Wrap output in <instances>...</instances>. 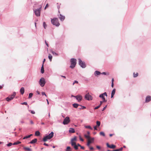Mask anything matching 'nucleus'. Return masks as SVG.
<instances>
[{"mask_svg": "<svg viewBox=\"0 0 151 151\" xmlns=\"http://www.w3.org/2000/svg\"><path fill=\"white\" fill-rule=\"evenodd\" d=\"M111 87L113 88L114 87V83H111Z\"/></svg>", "mask_w": 151, "mask_h": 151, "instance_id": "nucleus-60", "label": "nucleus"}, {"mask_svg": "<svg viewBox=\"0 0 151 151\" xmlns=\"http://www.w3.org/2000/svg\"><path fill=\"white\" fill-rule=\"evenodd\" d=\"M30 122L32 124H34L32 120L30 121Z\"/></svg>", "mask_w": 151, "mask_h": 151, "instance_id": "nucleus-57", "label": "nucleus"}, {"mask_svg": "<svg viewBox=\"0 0 151 151\" xmlns=\"http://www.w3.org/2000/svg\"><path fill=\"white\" fill-rule=\"evenodd\" d=\"M107 107V106H106L103 108V109L102 110V111H103Z\"/></svg>", "mask_w": 151, "mask_h": 151, "instance_id": "nucleus-52", "label": "nucleus"}, {"mask_svg": "<svg viewBox=\"0 0 151 151\" xmlns=\"http://www.w3.org/2000/svg\"><path fill=\"white\" fill-rule=\"evenodd\" d=\"M80 140H81V141H84V140L83 139H82L81 137V136H80Z\"/></svg>", "mask_w": 151, "mask_h": 151, "instance_id": "nucleus-48", "label": "nucleus"}, {"mask_svg": "<svg viewBox=\"0 0 151 151\" xmlns=\"http://www.w3.org/2000/svg\"><path fill=\"white\" fill-rule=\"evenodd\" d=\"M80 106L81 107V108H79L80 109H85L86 108V107L85 106H83L81 105H80Z\"/></svg>", "mask_w": 151, "mask_h": 151, "instance_id": "nucleus-38", "label": "nucleus"}, {"mask_svg": "<svg viewBox=\"0 0 151 151\" xmlns=\"http://www.w3.org/2000/svg\"><path fill=\"white\" fill-rule=\"evenodd\" d=\"M123 149V148L122 147H121L119 149H118V150L119 151H121Z\"/></svg>", "mask_w": 151, "mask_h": 151, "instance_id": "nucleus-49", "label": "nucleus"}, {"mask_svg": "<svg viewBox=\"0 0 151 151\" xmlns=\"http://www.w3.org/2000/svg\"><path fill=\"white\" fill-rule=\"evenodd\" d=\"M44 145H45V146H48V144H47V143H44Z\"/></svg>", "mask_w": 151, "mask_h": 151, "instance_id": "nucleus-55", "label": "nucleus"}, {"mask_svg": "<svg viewBox=\"0 0 151 151\" xmlns=\"http://www.w3.org/2000/svg\"><path fill=\"white\" fill-rule=\"evenodd\" d=\"M45 59H44L43 60V65H44V63L45 62Z\"/></svg>", "mask_w": 151, "mask_h": 151, "instance_id": "nucleus-62", "label": "nucleus"}, {"mask_svg": "<svg viewBox=\"0 0 151 151\" xmlns=\"http://www.w3.org/2000/svg\"><path fill=\"white\" fill-rule=\"evenodd\" d=\"M77 140V137H75L71 139V144L72 145H75V143H76V141Z\"/></svg>", "mask_w": 151, "mask_h": 151, "instance_id": "nucleus-11", "label": "nucleus"}, {"mask_svg": "<svg viewBox=\"0 0 151 151\" xmlns=\"http://www.w3.org/2000/svg\"><path fill=\"white\" fill-rule=\"evenodd\" d=\"M43 25L44 28L46 29L47 27V25L45 22H43Z\"/></svg>", "mask_w": 151, "mask_h": 151, "instance_id": "nucleus-36", "label": "nucleus"}, {"mask_svg": "<svg viewBox=\"0 0 151 151\" xmlns=\"http://www.w3.org/2000/svg\"><path fill=\"white\" fill-rule=\"evenodd\" d=\"M116 92V89H114L111 92V98H112L113 97L114 95L115 94Z\"/></svg>", "mask_w": 151, "mask_h": 151, "instance_id": "nucleus-18", "label": "nucleus"}, {"mask_svg": "<svg viewBox=\"0 0 151 151\" xmlns=\"http://www.w3.org/2000/svg\"><path fill=\"white\" fill-rule=\"evenodd\" d=\"M45 43L46 44V45H47V47H48V43H47V42H46V41L45 40Z\"/></svg>", "mask_w": 151, "mask_h": 151, "instance_id": "nucleus-58", "label": "nucleus"}, {"mask_svg": "<svg viewBox=\"0 0 151 151\" xmlns=\"http://www.w3.org/2000/svg\"><path fill=\"white\" fill-rule=\"evenodd\" d=\"M104 96H107V95L106 92H104L102 94H101L99 95V97L102 98L103 102H106L107 100L105 99Z\"/></svg>", "mask_w": 151, "mask_h": 151, "instance_id": "nucleus-5", "label": "nucleus"}, {"mask_svg": "<svg viewBox=\"0 0 151 151\" xmlns=\"http://www.w3.org/2000/svg\"><path fill=\"white\" fill-rule=\"evenodd\" d=\"M32 135V134H30V135H28V136H26L24 137L23 138V139H26L28 138H29Z\"/></svg>", "mask_w": 151, "mask_h": 151, "instance_id": "nucleus-23", "label": "nucleus"}, {"mask_svg": "<svg viewBox=\"0 0 151 151\" xmlns=\"http://www.w3.org/2000/svg\"><path fill=\"white\" fill-rule=\"evenodd\" d=\"M80 147H81V148L82 149H84V147L83 146H81Z\"/></svg>", "mask_w": 151, "mask_h": 151, "instance_id": "nucleus-53", "label": "nucleus"}, {"mask_svg": "<svg viewBox=\"0 0 151 151\" xmlns=\"http://www.w3.org/2000/svg\"><path fill=\"white\" fill-rule=\"evenodd\" d=\"M75 83H78V82L77 81H74V82H73V85H74V84H75Z\"/></svg>", "mask_w": 151, "mask_h": 151, "instance_id": "nucleus-44", "label": "nucleus"}, {"mask_svg": "<svg viewBox=\"0 0 151 151\" xmlns=\"http://www.w3.org/2000/svg\"><path fill=\"white\" fill-rule=\"evenodd\" d=\"M107 146L109 148L112 149H114L116 148V146L114 145H109L108 143L106 144Z\"/></svg>", "mask_w": 151, "mask_h": 151, "instance_id": "nucleus-13", "label": "nucleus"}, {"mask_svg": "<svg viewBox=\"0 0 151 151\" xmlns=\"http://www.w3.org/2000/svg\"><path fill=\"white\" fill-rule=\"evenodd\" d=\"M42 95H44L46 96H47V95H46V94H45V93L44 92H42Z\"/></svg>", "mask_w": 151, "mask_h": 151, "instance_id": "nucleus-46", "label": "nucleus"}, {"mask_svg": "<svg viewBox=\"0 0 151 151\" xmlns=\"http://www.w3.org/2000/svg\"><path fill=\"white\" fill-rule=\"evenodd\" d=\"M100 107V105H99V106L95 107V108H94V109H98Z\"/></svg>", "mask_w": 151, "mask_h": 151, "instance_id": "nucleus-43", "label": "nucleus"}, {"mask_svg": "<svg viewBox=\"0 0 151 151\" xmlns=\"http://www.w3.org/2000/svg\"><path fill=\"white\" fill-rule=\"evenodd\" d=\"M48 6V4H46V5L45 6V9L46 8H47Z\"/></svg>", "mask_w": 151, "mask_h": 151, "instance_id": "nucleus-45", "label": "nucleus"}, {"mask_svg": "<svg viewBox=\"0 0 151 151\" xmlns=\"http://www.w3.org/2000/svg\"><path fill=\"white\" fill-rule=\"evenodd\" d=\"M100 122L99 121H97L96 122V126L98 127H99L100 125Z\"/></svg>", "mask_w": 151, "mask_h": 151, "instance_id": "nucleus-34", "label": "nucleus"}, {"mask_svg": "<svg viewBox=\"0 0 151 151\" xmlns=\"http://www.w3.org/2000/svg\"><path fill=\"white\" fill-rule=\"evenodd\" d=\"M114 79L113 78H112V83H114Z\"/></svg>", "mask_w": 151, "mask_h": 151, "instance_id": "nucleus-61", "label": "nucleus"}, {"mask_svg": "<svg viewBox=\"0 0 151 151\" xmlns=\"http://www.w3.org/2000/svg\"><path fill=\"white\" fill-rule=\"evenodd\" d=\"M41 72L42 73H43L44 72V65L43 64L42 65L41 69Z\"/></svg>", "mask_w": 151, "mask_h": 151, "instance_id": "nucleus-22", "label": "nucleus"}, {"mask_svg": "<svg viewBox=\"0 0 151 151\" xmlns=\"http://www.w3.org/2000/svg\"><path fill=\"white\" fill-rule=\"evenodd\" d=\"M113 151H119V150L118 149H116V150H113Z\"/></svg>", "mask_w": 151, "mask_h": 151, "instance_id": "nucleus-64", "label": "nucleus"}, {"mask_svg": "<svg viewBox=\"0 0 151 151\" xmlns=\"http://www.w3.org/2000/svg\"><path fill=\"white\" fill-rule=\"evenodd\" d=\"M24 87L21 88L20 90V92L21 93L22 95H23L24 93Z\"/></svg>", "mask_w": 151, "mask_h": 151, "instance_id": "nucleus-17", "label": "nucleus"}, {"mask_svg": "<svg viewBox=\"0 0 151 151\" xmlns=\"http://www.w3.org/2000/svg\"><path fill=\"white\" fill-rule=\"evenodd\" d=\"M16 95L15 92H14L13 94L11 96H9L6 99V100L7 101H9L12 100L14 97Z\"/></svg>", "mask_w": 151, "mask_h": 151, "instance_id": "nucleus-4", "label": "nucleus"}, {"mask_svg": "<svg viewBox=\"0 0 151 151\" xmlns=\"http://www.w3.org/2000/svg\"><path fill=\"white\" fill-rule=\"evenodd\" d=\"M40 132L39 131H36L35 132V135L37 136H39L40 135Z\"/></svg>", "mask_w": 151, "mask_h": 151, "instance_id": "nucleus-28", "label": "nucleus"}, {"mask_svg": "<svg viewBox=\"0 0 151 151\" xmlns=\"http://www.w3.org/2000/svg\"><path fill=\"white\" fill-rule=\"evenodd\" d=\"M96 148L98 149H100V147L99 146H96Z\"/></svg>", "mask_w": 151, "mask_h": 151, "instance_id": "nucleus-50", "label": "nucleus"}, {"mask_svg": "<svg viewBox=\"0 0 151 151\" xmlns=\"http://www.w3.org/2000/svg\"><path fill=\"white\" fill-rule=\"evenodd\" d=\"M54 133L52 132L48 135H47L43 138V140L44 142H45L47 140V139H51L53 136Z\"/></svg>", "mask_w": 151, "mask_h": 151, "instance_id": "nucleus-2", "label": "nucleus"}, {"mask_svg": "<svg viewBox=\"0 0 151 151\" xmlns=\"http://www.w3.org/2000/svg\"><path fill=\"white\" fill-rule=\"evenodd\" d=\"M95 76L99 75L101 74V73L99 71H96L95 72Z\"/></svg>", "mask_w": 151, "mask_h": 151, "instance_id": "nucleus-24", "label": "nucleus"}, {"mask_svg": "<svg viewBox=\"0 0 151 151\" xmlns=\"http://www.w3.org/2000/svg\"><path fill=\"white\" fill-rule=\"evenodd\" d=\"M12 145H13V144L12 143L10 142V143H9V144H7V145L9 147V146H12Z\"/></svg>", "mask_w": 151, "mask_h": 151, "instance_id": "nucleus-39", "label": "nucleus"}, {"mask_svg": "<svg viewBox=\"0 0 151 151\" xmlns=\"http://www.w3.org/2000/svg\"><path fill=\"white\" fill-rule=\"evenodd\" d=\"M84 136L86 138L88 139H91L90 136L88 135L85 134Z\"/></svg>", "mask_w": 151, "mask_h": 151, "instance_id": "nucleus-30", "label": "nucleus"}, {"mask_svg": "<svg viewBox=\"0 0 151 151\" xmlns=\"http://www.w3.org/2000/svg\"><path fill=\"white\" fill-rule=\"evenodd\" d=\"M90 149L91 150H93V148L92 147H90Z\"/></svg>", "mask_w": 151, "mask_h": 151, "instance_id": "nucleus-56", "label": "nucleus"}, {"mask_svg": "<svg viewBox=\"0 0 151 151\" xmlns=\"http://www.w3.org/2000/svg\"><path fill=\"white\" fill-rule=\"evenodd\" d=\"M100 134L101 135H102L103 136H105V134L103 132H101L100 133Z\"/></svg>", "mask_w": 151, "mask_h": 151, "instance_id": "nucleus-35", "label": "nucleus"}, {"mask_svg": "<svg viewBox=\"0 0 151 151\" xmlns=\"http://www.w3.org/2000/svg\"><path fill=\"white\" fill-rule=\"evenodd\" d=\"M65 151H71V149L70 147H67Z\"/></svg>", "mask_w": 151, "mask_h": 151, "instance_id": "nucleus-31", "label": "nucleus"}, {"mask_svg": "<svg viewBox=\"0 0 151 151\" xmlns=\"http://www.w3.org/2000/svg\"><path fill=\"white\" fill-rule=\"evenodd\" d=\"M151 100V97L149 96H147L146 98L145 101L148 102Z\"/></svg>", "mask_w": 151, "mask_h": 151, "instance_id": "nucleus-16", "label": "nucleus"}, {"mask_svg": "<svg viewBox=\"0 0 151 151\" xmlns=\"http://www.w3.org/2000/svg\"><path fill=\"white\" fill-rule=\"evenodd\" d=\"M65 17L62 15L61 14H60L59 16V18L60 20L61 21H63L65 19Z\"/></svg>", "mask_w": 151, "mask_h": 151, "instance_id": "nucleus-15", "label": "nucleus"}, {"mask_svg": "<svg viewBox=\"0 0 151 151\" xmlns=\"http://www.w3.org/2000/svg\"><path fill=\"white\" fill-rule=\"evenodd\" d=\"M71 65L70 67L72 68H74L76 64V60L74 58H72L70 60Z\"/></svg>", "mask_w": 151, "mask_h": 151, "instance_id": "nucleus-3", "label": "nucleus"}, {"mask_svg": "<svg viewBox=\"0 0 151 151\" xmlns=\"http://www.w3.org/2000/svg\"><path fill=\"white\" fill-rule=\"evenodd\" d=\"M69 132L70 133H74L75 132V130L73 128H70Z\"/></svg>", "mask_w": 151, "mask_h": 151, "instance_id": "nucleus-20", "label": "nucleus"}, {"mask_svg": "<svg viewBox=\"0 0 151 151\" xmlns=\"http://www.w3.org/2000/svg\"><path fill=\"white\" fill-rule=\"evenodd\" d=\"M30 112H31V113L33 114H34L35 113V112L33 111H31Z\"/></svg>", "mask_w": 151, "mask_h": 151, "instance_id": "nucleus-47", "label": "nucleus"}, {"mask_svg": "<svg viewBox=\"0 0 151 151\" xmlns=\"http://www.w3.org/2000/svg\"><path fill=\"white\" fill-rule=\"evenodd\" d=\"M70 119L69 117L67 116L64 120L63 122V123L64 124H68L70 122Z\"/></svg>", "mask_w": 151, "mask_h": 151, "instance_id": "nucleus-9", "label": "nucleus"}, {"mask_svg": "<svg viewBox=\"0 0 151 151\" xmlns=\"http://www.w3.org/2000/svg\"><path fill=\"white\" fill-rule=\"evenodd\" d=\"M73 107L76 108H77L78 106H80V105H79L78 104L76 103L73 104Z\"/></svg>", "mask_w": 151, "mask_h": 151, "instance_id": "nucleus-21", "label": "nucleus"}, {"mask_svg": "<svg viewBox=\"0 0 151 151\" xmlns=\"http://www.w3.org/2000/svg\"><path fill=\"white\" fill-rule=\"evenodd\" d=\"M51 22L53 25L58 26L60 25L59 20L57 18H55L51 19Z\"/></svg>", "mask_w": 151, "mask_h": 151, "instance_id": "nucleus-1", "label": "nucleus"}, {"mask_svg": "<svg viewBox=\"0 0 151 151\" xmlns=\"http://www.w3.org/2000/svg\"><path fill=\"white\" fill-rule=\"evenodd\" d=\"M41 8L42 7L41 6L40 8L35 10V14L38 17L40 16V11L41 10Z\"/></svg>", "mask_w": 151, "mask_h": 151, "instance_id": "nucleus-8", "label": "nucleus"}, {"mask_svg": "<svg viewBox=\"0 0 151 151\" xmlns=\"http://www.w3.org/2000/svg\"><path fill=\"white\" fill-rule=\"evenodd\" d=\"M101 74H104V75H109V73H108L107 74V73H106L104 72H103L102 73H101Z\"/></svg>", "mask_w": 151, "mask_h": 151, "instance_id": "nucleus-41", "label": "nucleus"}, {"mask_svg": "<svg viewBox=\"0 0 151 151\" xmlns=\"http://www.w3.org/2000/svg\"><path fill=\"white\" fill-rule=\"evenodd\" d=\"M113 134H109V136L110 137H111V136H112L113 135Z\"/></svg>", "mask_w": 151, "mask_h": 151, "instance_id": "nucleus-63", "label": "nucleus"}, {"mask_svg": "<svg viewBox=\"0 0 151 151\" xmlns=\"http://www.w3.org/2000/svg\"><path fill=\"white\" fill-rule=\"evenodd\" d=\"M32 95H33V94L32 93H30L29 94L28 98L29 99L31 98L32 97Z\"/></svg>", "mask_w": 151, "mask_h": 151, "instance_id": "nucleus-37", "label": "nucleus"}, {"mask_svg": "<svg viewBox=\"0 0 151 151\" xmlns=\"http://www.w3.org/2000/svg\"><path fill=\"white\" fill-rule=\"evenodd\" d=\"M76 144V143H75V145H72V146L74 147L75 150H77V149H78V145H77Z\"/></svg>", "mask_w": 151, "mask_h": 151, "instance_id": "nucleus-27", "label": "nucleus"}, {"mask_svg": "<svg viewBox=\"0 0 151 151\" xmlns=\"http://www.w3.org/2000/svg\"><path fill=\"white\" fill-rule=\"evenodd\" d=\"M22 104V105H27V103L26 102H24L22 103L21 104Z\"/></svg>", "mask_w": 151, "mask_h": 151, "instance_id": "nucleus-42", "label": "nucleus"}, {"mask_svg": "<svg viewBox=\"0 0 151 151\" xmlns=\"http://www.w3.org/2000/svg\"><path fill=\"white\" fill-rule=\"evenodd\" d=\"M94 140V138H92L91 139H88V142L87 144V145L89 146L90 144L92 143Z\"/></svg>", "mask_w": 151, "mask_h": 151, "instance_id": "nucleus-14", "label": "nucleus"}, {"mask_svg": "<svg viewBox=\"0 0 151 151\" xmlns=\"http://www.w3.org/2000/svg\"><path fill=\"white\" fill-rule=\"evenodd\" d=\"M97 126H96L94 127V129L95 130H97Z\"/></svg>", "mask_w": 151, "mask_h": 151, "instance_id": "nucleus-51", "label": "nucleus"}, {"mask_svg": "<svg viewBox=\"0 0 151 151\" xmlns=\"http://www.w3.org/2000/svg\"><path fill=\"white\" fill-rule=\"evenodd\" d=\"M75 97L76 98V99L79 101H80L82 99V97L81 96V95H78L77 96H75Z\"/></svg>", "mask_w": 151, "mask_h": 151, "instance_id": "nucleus-12", "label": "nucleus"}, {"mask_svg": "<svg viewBox=\"0 0 151 151\" xmlns=\"http://www.w3.org/2000/svg\"><path fill=\"white\" fill-rule=\"evenodd\" d=\"M103 102H103V101H100V105H100V106L102 104V103H103Z\"/></svg>", "mask_w": 151, "mask_h": 151, "instance_id": "nucleus-54", "label": "nucleus"}, {"mask_svg": "<svg viewBox=\"0 0 151 151\" xmlns=\"http://www.w3.org/2000/svg\"><path fill=\"white\" fill-rule=\"evenodd\" d=\"M21 142L19 141H17V142H14L13 144V145H18L19 144H21Z\"/></svg>", "mask_w": 151, "mask_h": 151, "instance_id": "nucleus-25", "label": "nucleus"}, {"mask_svg": "<svg viewBox=\"0 0 151 151\" xmlns=\"http://www.w3.org/2000/svg\"><path fill=\"white\" fill-rule=\"evenodd\" d=\"M85 127L86 128H88L91 130L93 129L90 126H85Z\"/></svg>", "mask_w": 151, "mask_h": 151, "instance_id": "nucleus-33", "label": "nucleus"}, {"mask_svg": "<svg viewBox=\"0 0 151 151\" xmlns=\"http://www.w3.org/2000/svg\"><path fill=\"white\" fill-rule=\"evenodd\" d=\"M78 60L79 62V64L81 67L82 68H85L86 67V65L84 62L82 61L80 59H78Z\"/></svg>", "mask_w": 151, "mask_h": 151, "instance_id": "nucleus-7", "label": "nucleus"}, {"mask_svg": "<svg viewBox=\"0 0 151 151\" xmlns=\"http://www.w3.org/2000/svg\"><path fill=\"white\" fill-rule=\"evenodd\" d=\"M138 75V73H133V77L134 78H135L137 77Z\"/></svg>", "mask_w": 151, "mask_h": 151, "instance_id": "nucleus-26", "label": "nucleus"}, {"mask_svg": "<svg viewBox=\"0 0 151 151\" xmlns=\"http://www.w3.org/2000/svg\"><path fill=\"white\" fill-rule=\"evenodd\" d=\"M24 149L25 150H26L28 151H30L31 150L30 148L28 147H24Z\"/></svg>", "mask_w": 151, "mask_h": 151, "instance_id": "nucleus-29", "label": "nucleus"}, {"mask_svg": "<svg viewBox=\"0 0 151 151\" xmlns=\"http://www.w3.org/2000/svg\"><path fill=\"white\" fill-rule=\"evenodd\" d=\"M52 56L51 55L49 54L48 56V58L50 59V61H52Z\"/></svg>", "mask_w": 151, "mask_h": 151, "instance_id": "nucleus-32", "label": "nucleus"}, {"mask_svg": "<svg viewBox=\"0 0 151 151\" xmlns=\"http://www.w3.org/2000/svg\"><path fill=\"white\" fill-rule=\"evenodd\" d=\"M36 92L38 94H40V93L38 91H37Z\"/></svg>", "mask_w": 151, "mask_h": 151, "instance_id": "nucleus-59", "label": "nucleus"}, {"mask_svg": "<svg viewBox=\"0 0 151 151\" xmlns=\"http://www.w3.org/2000/svg\"><path fill=\"white\" fill-rule=\"evenodd\" d=\"M52 52L53 55H58L54 52L52 51Z\"/></svg>", "mask_w": 151, "mask_h": 151, "instance_id": "nucleus-40", "label": "nucleus"}, {"mask_svg": "<svg viewBox=\"0 0 151 151\" xmlns=\"http://www.w3.org/2000/svg\"><path fill=\"white\" fill-rule=\"evenodd\" d=\"M45 83V79L44 78H41L40 80L39 84L41 87H43Z\"/></svg>", "mask_w": 151, "mask_h": 151, "instance_id": "nucleus-6", "label": "nucleus"}, {"mask_svg": "<svg viewBox=\"0 0 151 151\" xmlns=\"http://www.w3.org/2000/svg\"><path fill=\"white\" fill-rule=\"evenodd\" d=\"M37 141V139H34L32 140L29 143L30 144H34L36 143Z\"/></svg>", "mask_w": 151, "mask_h": 151, "instance_id": "nucleus-19", "label": "nucleus"}, {"mask_svg": "<svg viewBox=\"0 0 151 151\" xmlns=\"http://www.w3.org/2000/svg\"><path fill=\"white\" fill-rule=\"evenodd\" d=\"M85 98L88 100H91L92 99V96L90 95L88 93L86 95Z\"/></svg>", "mask_w": 151, "mask_h": 151, "instance_id": "nucleus-10", "label": "nucleus"}]
</instances>
